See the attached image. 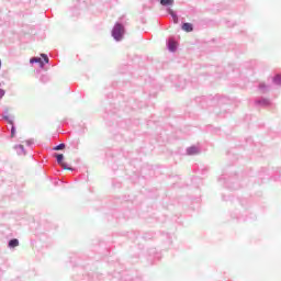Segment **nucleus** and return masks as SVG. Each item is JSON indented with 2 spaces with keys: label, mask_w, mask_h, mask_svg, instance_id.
<instances>
[{
  "label": "nucleus",
  "mask_w": 281,
  "mask_h": 281,
  "mask_svg": "<svg viewBox=\"0 0 281 281\" xmlns=\"http://www.w3.org/2000/svg\"><path fill=\"white\" fill-rule=\"evenodd\" d=\"M274 82H276L277 85H281V76H280V75H277V76L274 77Z\"/></svg>",
  "instance_id": "9b49d317"
},
{
  "label": "nucleus",
  "mask_w": 281,
  "mask_h": 281,
  "mask_svg": "<svg viewBox=\"0 0 281 281\" xmlns=\"http://www.w3.org/2000/svg\"><path fill=\"white\" fill-rule=\"evenodd\" d=\"M189 155H196V153H199V149H196V147H190L188 149Z\"/></svg>",
  "instance_id": "6e6552de"
},
{
  "label": "nucleus",
  "mask_w": 281,
  "mask_h": 281,
  "mask_svg": "<svg viewBox=\"0 0 281 281\" xmlns=\"http://www.w3.org/2000/svg\"><path fill=\"white\" fill-rule=\"evenodd\" d=\"M56 159H57V164H59V166H61V168H64V170H74V168L68 167L66 162L63 161V159H65V156L63 154H58L56 155Z\"/></svg>",
  "instance_id": "f03ea898"
},
{
  "label": "nucleus",
  "mask_w": 281,
  "mask_h": 281,
  "mask_svg": "<svg viewBox=\"0 0 281 281\" xmlns=\"http://www.w3.org/2000/svg\"><path fill=\"white\" fill-rule=\"evenodd\" d=\"M14 133H15V130H14V126H12V128H11V137H14Z\"/></svg>",
  "instance_id": "ddd939ff"
},
{
  "label": "nucleus",
  "mask_w": 281,
  "mask_h": 281,
  "mask_svg": "<svg viewBox=\"0 0 281 281\" xmlns=\"http://www.w3.org/2000/svg\"><path fill=\"white\" fill-rule=\"evenodd\" d=\"M42 58H44V61H45V63H49V57H47V55L42 54Z\"/></svg>",
  "instance_id": "f8f14e48"
},
{
  "label": "nucleus",
  "mask_w": 281,
  "mask_h": 281,
  "mask_svg": "<svg viewBox=\"0 0 281 281\" xmlns=\"http://www.w3.org/2000/svg\"><path fill=\"white\" fill-rule=\"evenodd\" d=\"M18 148H21V149H23V145H19V147Z\"/></svg>",
  "instance_id": "2eb2a0df"
},
{
  "label": "nucleus",
  "mask_w": 281,
  "mask_h": 281,
  "mask_svg": "<svg viewBox=\"0 0 281 281\" xmlns=\"http://www.w3.org/2000/svg\"><path fill=\"white\" fill-rule=\"evenodd\" d=\"M161 5H172L175 0H160Z\"/></svg>",
  "instance_id": "423d86ee"
},
{
  "label": "nucleus",
  "mask_w": 281,
  "mask_h": 281,
  "mask_svg": "<svg viewBox=\"0 0 281 281\" xmlns=\"http://www.w3.org/2000/svg\"><path fill=\"white\" fill-rule=\"evenodd\" d=\"M65 147H66V145L64 143H61V144L55 146L53 148V150H65Z\"/></svg>",
  "instance_id": "0eeeda50"
},
{
  "label": "nucleus",
  "mask_w": 281,
  "mask_h": 281,
  "mask_svg": "<svg viewBox=\"0 0 281 281\" xmlns=\"http://www.w3.org/2000/svg\"><path fill=\"white\" fill-rule=\"evenodd\" d=\"M182 30H183V32H192V30H194V27L192 26V23H183Z\"/></svg>",
  "instance_id": "20e7f679"
},
{
  "label": "nucleus",
  "mask_w": 281,
  "mask_h": 281,
  "mask_svg": "<svg viewBox=\"0 0 281 281\" xmlns=\"http://www.w3.org/2000/svg\"><path fill=\"white\" fill-rule=\"evenodd\" d=\"M3 95H5V92L0 89V98H3Z\"/></svg>",
  "instance_id": "4468645a"
},
{
  "label": "nucleus",
  "mask_w": 281,
  "mask_h": 281,
  "mask_svg": "<svg viewBox=\"0 0 281 281\" xmlns=\"http://www.w3.org/2000/svg\"><path fill=\"white\" fill-rule=\"evenodd\" d=\"M177 46H178V44H177L176 41H173V40H170V41H169L168 47H169V50H170V52H177Z\"/></svg>",
  "instance_id": "7ed1b4c3"
},
{
  "label": "nucleus",
  "mask_w": 281,
  "mask_h": 281,
  "mask_svg": "<svg viewBox=\"0 0 281 281\" xmlns=\"http://www.w3.org/2000/svg\"><path fill=\"white\" fill-rule=\"evenodd\" d=\"M9 247H10L11 249H14V247H19V239H11V240L9 241Z\"/></svg>",
  "instance_id": "39448f33"
},
{
  "label": "nucleus",
  "mask_w": 281,
  "mask_h": 281,
  "mask_svg": "<svg viewBox=\"0 0 281 281\" xmlns=\"http://www.w3.org/2000/svg\"><path fill=\"white\" fill-rule=\"evenodd\" d=\"M170 14H171V16L173 19V22L175 23H179V18L177 16V14H175V12H172V11H170Z\"/></svg>",
  "instance_id": "9d476101"
},
{
  "label": "nucleus",
  "mask_w": 281,
  "mask_h": 281,
  "mask_svg": "<svg viewBox=\"0 0 281 281\" xmlns=\"http://www.w3.org/2000/svg\"><path fill=\"white\" fill-rule=\"evenodd\" d=\"M112 36L115 41H120L124 36V26L120 23H116L112 30Z\"/></svg>",
  "instance_id": "f257e3e1"
},
{
  "label": "nucleus",
  "mask_w": 281,
  "mask_h": 281,
  "mask_svg": "<svg viewBox=\"0 0 281 281\" xmlns=\"http://www.w3.org/2000/svg\"><path fill=\"white\" fill-rule=\"evenodd\" d=\"M30 63H40V64H41V67H43V59H41V58H32V59L30 60Z\"/></svg>",
  "instance_id": "1a4fd4ad"
},
{
  "label": "nucleus",
  "mask_w": 281,
  "mask_h": 281,
  "mask_svg": "<svg viewBox=\"0 0 281 281\" xmlns=\"http://www.w3.org/2000/svg\"><path fill=\"white\" fill-rule=\"evenodd\" d=\"M26 144H30V140H26Z\"/></svg>",
  "instance_id": "dca6fc26"
}]
</instances>
